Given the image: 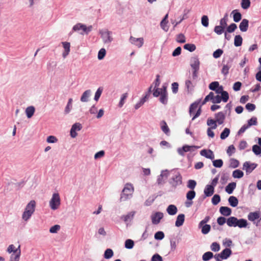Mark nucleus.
<instances>
[{"label": "nucleus", "mask_w": 261, "mask_h": 261, "mask_svg": "<svg viewBox=\"0 0 261 261\" xmlns=\"http://www.w3.org/2000/svg\"><path fill=\"white\" fill-rule=\"evenodd\" d=\"M233 58L229 57L226 64L223 65L221 69V73L224 76H227L229 73V70L231 67Z\"/></svg>", "instance_id": "nucleus-8"}, {"label": "nucleus", "mask_w": 261, "mask_h": 261, "mask_svg": "<svg viewBox=\"0 0 261 261\" xmlns=\"http://www.w3.org/2000/svg\"><path fill=\"white\" fill-rule=\"evenodd\" d=\"M236 188V183L231 182L229 183L225 187V191L228 194H231L233 193L234 190Z\"/></svg>", "instance_id": "nucleus-24"}, {"label": "nucleus", "mask_w": 261, "mask_h": 261, "mask_svg": "<svg viewBox=\"0 0 261 261\" xmlns=\"http://www.w3.org/2000/svg\"><path fill=\"white\" fill-rule=\"evenodd\" d=\"M249 128L252 125H256L257 124V119L256 117L253 116L247 121V123L246 124Z\"/></svg>", "instance_id": "nucleus-35"}, {"label": "nucleus", "mask_w": 261, "mask_h": 261, "mask_svg": "<svg viewBox=\"0 0 261 261\" xmlns=\"http://www.w3.org/2000/svg\"><path fill=\"white\" fill-rule=\"evenodd\" d=\"M60 198L58 193L53 194L52 198L49 201L50 208L53 210H57L60 205Z\"/></svg>", "instance_id": "nucleus-3"}, {"label": "nucleus", "mask_w": 261, "mask_h": 261, "mask_svg": "<svg viewBox=\"0 0 261 261\" xmlns=\"http://www.w3.org/2000/svg\"><path fill=\"white\" fill-rule=\"evenodd\" d=\"M200 154L201 156L211 160H213L215 158L214 153L211 149H202L200 151Z\"/></svg>", "instance_id": "nucleus-10"}, {"label": "nucleus", "mask_w": 261, "mask_h": 261, "mask_svg": "<svg viewBox=\"0 0 261 261\" xmlns=\"http://www.w3.org/2000/svg\"><path fill=\"white\" fill-rule=\"evenodd\" d=\"M215 120L218 124L221 125L223 123L225 119V114L223 112H219L215 114Z\"/></svg>", "instance_id": "nucleus-14"}, {"label": "nucleus", "mask_w": 261, "mask_h": 261, "mask_svg": "<svg viewBox=\"0 0 261 261\" xmlns=\"http://www.w3.org/2000/svg\"><path fill=\"white\" fill-rule=\"evenodd\" d=\"M185 215L184 214H179L177 218L175 223V225L176 227H180L182 226L185 222Z\"/></svg>", "instance_id": "nucleus-19"}, {"label": "nucleus", "mask_w": 261, "mask_h": 261, "mask_svg": "<svg viewBox=\"0 0 261 261\" xmlns=\"http://www.w3.org/2000/svg\"><path fill=\"white\" fill-rule=\"evenodd\" d=\"M221 201L220 196L218 194H215L212 198V203L213 205H217Z\"/></svg>", "instance_id": "nucleus-51"}, {"label": "nucleus", "mask_w": 261, "mask_h": 261, "mask_svg": "<svg viewBox=\"0 0 261 261\" xmlns=\"http://www.w3.org/2000/svg\"><path fill=\"white\" fill-rule=\"evenodd\" d=\"M198 227L201 229V232L203 234H207L211 229V226L210 224H203V225Z\"/></svg>", "instance_id": "nucleus-32"}, {"label": "nucleus", "mask_w": 261, "mask_h": 261, "mask_svg": "<svg viewBox=\"0 0 261 261\" xmlns=\"http://www.w3.org/2000/svg\"><path fill=\"white\" fill-rule=\"evenodd\" d=\"M72 99L71 98H70L68 99L67 104L65 108L64 113L65 114H68L70 112L71 110L72 109Z\"/></svg>", "instance_id": "nucleus-41"}, {"label": "nucleus", "mask_w": 261, "mask_h": 261, "mask_svg": "<svg viewBox=\"0 0 261 261\" xmlns=\"http://www.w3.org/2000/svg\"><path fill=\"white\" fill-rule=\"evenodd\" d=\"M103 87H99L97 90H96L95 93V95H94V99L95 100V101H98V99H99L101 95V93L103 91Z\"/></svg>", "instance_id": "nucleus-50"}, {"label": "nucleus", "mask_w": 261, "mask_h": 261, "mask_svg": "<svg viewBox=\"0 0 261 261\" xmlns=\"http://www.w3.org/2000/svg\"><path fill=\"white\" fill-rule=\"evenodd\" d=\"M34 212L25 210L22 214V219L25 221L28 220Z\"/></svg>", "instance_id": "nucleus-44"}, {"label": "nucleus", "mask_w": 261, "mask_h": 261, "mask_svg": "<svg viewBox=\"0 0 261 261\" xmlns=\"http://www.w3.org/2000/svg\"><path fill=\"white\" fill-rule=\"evenodd\" d=\"M154 239L156 240H162L165 237L164 233L162 231H158L154 234Z\"/></svg>", "instance_id": "nucleus-58"}, {"label": "nucleus", "mask_w": 261, "mask_h": 261, "mask_svg": "<svg viewBox=\"0 0 261 261\" xmlns=\"http://www.w3.org/2000/svg\"><path fill=\"white\" fill-rule=\"evenodd\" d=\"M211 249L214 252H218L220 249V246L217 242H213L210 246Z\"/></svg>", "instance_id": "nucleus-54"}, {"label": "nucleus", "mask_w": 261, "mask_h": 261, "mask_svg": "<svg viewBox=\"0 0 261 261\" xmlns=\"http://www.w3.org/2000/svg\"><path fill=\"white\" fill-rule=\"evenodd\" d=\"M134 245L135 244L134 241L129 239L126 240L124 243L125 248L128 249H131L133 248Z\"/></svg>", "instance_id": "nucleus-40"}, {"label": "nucleus", "mask_w": 261, "mask_h": 261, "mask_svg": "<svg viewBox=\"0 0 261 261\" xmlns=\"http://www.w3.org/2000/svg\"><path fill=\"white\" fill-rule=\"evenodd\" d=\"M232 107V102L230 101L225 107V110L223 112L225 114H228V116L230 115L231 110Z\"/></svg>", "instance_id": "nucleus-60"}, {"label": "nucleus", "mask_w": 261, "mask_h": 261, "mask_svg": "<svg viewBox=\"0 0 261 261\" xmlns=\"http://www.w3.org/2000/svg\"><path fill=\"white\" fill-rule=\"evenodd\" d=\"M163 217L164 214L163 213L160 212H155L151 216L152 224L155 225L159 224Z\"/></svg>", "instance_id": "nucleus-9"}, {"label": "nucleus", "mask_w": 261, "mask_h": 261, "mask_svg": "<svg viewBox=\"0 0 261 261\" xmlns=\"http://www.w3.org/2000/svg\"><path fill=\"white\" fill-rule=\"evenodd\" d=\"M228 201L229 203V204L233 207H236L239 203L238 199L237 198L233 196H231L229 197L228 199Z\"/></svg>", "instance_id": "nucleus-28"}, {"label": "nucleus", "mask_w": 261, "mask_h": 261, "mask_svg": "<svg viewBox=\"0 0 261 261\" xmlns=\"http://www.w3.org/2000/svg\"><path fill=\"white\" fill-rule=\"evenodd\" d=\"M237 29V25L234 23H231L229 25L226 27V32L229 33H231L234 32V31Z\"/></svg>", "instance_id": "nucleus-52"}, {"label": "nucleus", "mask_w": 261, "mask_h": 261, "mask_svg": "<svg viewBox=\"0 0 261 261\" xmlns=\"http://www.w3.org/2000/svg\"><path fill=\"white\" fill-rule=\"evenodd\" d=\"M160 102L164 105H166L168 101V95L166 93H162L159 98Z\"/></svg>", "instance_id": "nucleus-31"}, {"label": "nucleus", "mask_w": 261, "mask_h": 261, "mask_svg": "<svg viewBox=\"0 0 261 261\" xmlns=\"http://www.w3.org/2000/svg\"><path fill=\"white\" fill-rule=\"evenodd\" d=\"M249 26V21L247 19H243L239 25L241 31L245 32L247 31Z\"/></svg>", "instance_id": "nucleus-22"}, {"label": "nucleus", "mask_w": 261, "mask_h": 261, "mask_svg": "<svg viewBox=\"0 0 261 261\" xmlns=\"http://www.w3.org/2000/svg\"><path fill=\"white\" fill-rule=\"evenodd\" d=\"M114 255V252L112 249L108 248L107 249L103 254V257L106 259H110L113 257Z\"/></svg>", "instance_id": "nucleus-34"}, {"label": "nucleus", "mask_w": 261, "mask_h": 261, "mask_svg": "<svg viewBox=\"0 0 261 261\" xmlns=\"http://www.w3.org/2000/svg\"><path fill=\"white\" fill-rule=\"evenodd\" d=\"M231 14H232L233 21L236 22H238L242 19V14L237 9L233 10Z\"/></svg>", "instance_id": "nucleus-21"}, {"label": "nucleus", "mask_w": 261, "mask_h": 261, "mask_svg": "<svg viewBox=\"0 0 261 261\" xmlns=\"http://www.w3.org/2000/svg\"><path fill=\"white\" fill-rule=\"evenodd\" d=\"M225 29L221 25H216L214 28V31L217 35H221L225 31Z\"/></svg>", "instance_id": "nucleus-59"}, {"label": "nucleus", "mask_w": 261, "mask_h": 261, "mask_svg": "<svg viewBox=\"0 0 261 261\" xmlns=\"http://www.w3.org/2000/svg\"><path fill=\"white\" fill-rule=\"evenodd\" d=\"M251 5V2L250 0H242L241 2V7L244 9L247 10L250 7Z\"/></svg>", "instance_id": "nucleus-47"}, {"label": "nucleus", "mask_w": 261, "mask_h": 261, "mask_svg": "<svg viewBox=\"0 0 261 261\" xmlns=\"http://www.w3.org/2000/svg\"><path fill=\"white\" fill-rule=\"evenodd\" d=\"M171 187L175 189L177 186L182 184V177L179 172H175L169 180Z\"/></svg>", "instance_id": "nucleus-1"}, {"label": "nucleus", "mask_w": 261, "mask_h": 261, "mask_svg": "<svg viewBox=\"0 0 261 261\" xmlns=\"http://www.w3.org/2000/svg\"><path fill=\"white\" fill-rule=\"evenodd\" d=\"M228 21V14L227 13H225L224 17L221 18L220 20V25L222 26L223 28L226 29L227 24V22Z\"/></svg>", "instance_id": "nucleus-36"}, {"label": "nucleus", "mask_w": 261, "mask_h": 261, "mask_svg": "<svg viewBox=\"0 0 261 261\" xmlns=\"http://www.w3.org/2000/svg\"><path fill=\"white\" fill-rule=\"evenodd\" d=\"M215 187L211 185H207L204 189V195L206 197L211 196L214 193Z\"/></svg>", "instance_id": "nucleus-17"}, {"label": "nucleus", "mask_w": 261, "mask_h": 261, "mask_svg": "<svg viewBox=\"0 0 261 261\" xmlns=\"http://www.w3.org/2000/svg\"><path fill=\"white\" fill-rule=\"evenodd\" d=\"M243 166V169L245 170L247 174H249L257 167V164L255 163L246 161L244 163Z\"/></svg>", "instance_id": "nucleus-7"}, {"label": "nucleus", "mask_w": 261, "mask_h": 261, "mask_svg": "<svg viewBox=\"0 0 261 261\" xmlns=\"http://www.w3.org/2000/svg\"><path fill=\"white\" fill-rule=\"evenodd\" d=\"M106 55V49L103 48H101L98 53V56H97L98 59L99 60H102L104 58V57H105Z\"/></svg>", "instance_id": "nucleus-63"}, {"label": "nucleus", "mask_w": 261, "mask_h": 261, "mask_svg": "<svg viewBox=\"0 0 261 261\" xmlns=\"http://www.w3.org/2000/svg\"><path fill=\"white\" fill-rule=\"evenodd\" d=\"M129 41L132 44L135 45L139 48L142 47L144 43V39L143 38H136L133 36H130Z\"/></svg>", "instance_id": "nucleus-11"}, {"label": "nucleus", "mask_w": 261, "mask_h": 261, "mask_svg": "<svg viewBox=\"0 0 261 261\" xmlns=\"http://www.w3.org/2000/svg\"><path fill=\"white\" fill-rule=\"evenodd\" d=\"M148 99L146 96H143L139 102H138L135 106V109L136 110L138 109L140 107H141L145 102Z\"/></svg>", "instance_id": "nucleus-53"}, {"label": "nucleus", "mask_w": 261, "mask_h": 261, "mask_svg": "<svg viewBox=\"0 0 261 261\" xmlns=\"http://www.w3.org/2000/svg\"><path fill=\"white\" fill-rule=\"evenodd\" d=\"M230 129L228 128H225L220 134V138L222 140H225L229 135Z\"/></svg>", "instance_id": "nucleus-39"}, {"label": "nucleus", "mask_w": 261, "mask_h": 261, "mask_svg": "<svg viewBox=\"0 0 261 261\" xmlns=\"http://www.w3.org/2000/svg\"><path fill=\"white\" fill-rule=\"evenodd\" d=\"M200 61L197 56L193 57L190 60V66L192 69H199Z\"/></svg>", "instance_id": "nucleus-13"}, {"label": "nucleus", "mask_w": 261, "mask_h": 261, "mask_svg": "<svg viewBox=\"0 0 261 261\" xmlns=\"http://www.w3.org/2000/svg\"><path fill=\"white\" fill-rule=\"evenodd\" d=\"M219 254L221 259H226L232 254V251L229 248H225Z\"/></svg>", "instance_id": "nucleus-16"}, {"label": "nucleus", "mask_w": 261, "mask_h": 261, "mask_svg": "<svg viewBox=\"0 0 261 261\" xmlns=\"http://www.w3.org/2000/svg\"><path fill=\"white\" fill-rule=\"evenodd\" d=\"M185 86L188 93L191 92L193 90V86L192 82L190 80H188L186 81Z\"/></svg>", "instance_id": "nucleus-62"}, {"label": "nucleus", "mask_w": 261, "mask_h": 261, "mask_svg": "<svg viewBox=\"0 0 261 261\" xmlns=\"http://www.w3.org/2000/svg\"><path fill=\"white\" fill-rule=\"evenodd\" d=\"M184 48L190 52H193L195 50L196 47L194 44L187 43L184 45Z\"/></svg>", "instance_id": "nucleus-42"}, {"label": "nucleus", "mask_w": 261, "mask_h": 261, "mask_svg": "<svg viewBox=\"0 0 261 261\" xmlns=\"http://www.w3.org/2000/svg\"><path fill=\"white\" fill-rule=\"evenodd\" d=\"M200 100H199V101H195L190 105L189 108V113L191 115H192V113L197 108Z\"/></svg>", "instance_id": "nucleus-49"}, {"label": "nucleus", "mask_w": 261, "mask_h": 261, "mask_svg": "<svg viewBox=\"0 0 261 261\" xmlns=\"http://www.w3.org/2000/svg\"><path fill=\"white\" fill-rule=\"evenodd\" d=\"M91 91L90 90H86L82 95L81 101L82 102H87L89 101V97L91 95Z\"/></svg>", "instance_id": "nucleus-26"}, {"label": "nucleus", "mask_w": 261, "mask_h": 261, "mask_svg": "<svg viewBox=\"0 0 261 261\" xmlns=\"http://www.w3.org/2000/svg\"><path fill=\"white\" fill-rule=\"evenodd\" d=\"M162 130L167 136L170 134V129L165 120H162L160 123Z\"/></svg>", "instance_id": "nucleus-25"}, {"label": "nucleus", "mask_w": 261, "mask_h": 261, "mask_svg": "<svg viewBox=\"0 0 261 261\" xmlns=\"http://www.w3.org/2000/svg\"><path fill=\"white\" fill-rule=\"evenodd\" d=\"M219 212L222 216L224 217H228L231 215L232 210L228 206H222L220 207Z\"/></svg>", "instance_id": "nucleus-15"}, {"label": "nucleus", "mask_w": 261, "mask_h": 261, "mask_svg": "<svg viewBox=\"0 0 261 261\" xmlns=\"http://www.w3.org/2000/svg\"><path fill=\"white\" fill-rule=\"evenodd\" d=\"M238 218L234 216H231L227 218V225L229 227H237Z\"/></svg>", "instance_id": "nucleus-23"}, {"label": "nucleus", "mask_w": 261, "mask_h": 261, "mask_svg": "<svg viewBox=\"0 0 261 261\" xmlns=\"http://www.w3.org/2000/svg\"><path fill=\"white\" fill-rule=\"evenodd\" d=\"M61 43L64 48V51L62 53V57L65 58L70 52V44L68 42H62Z\"/></svg>", "instance_id": "nucleus-18"}, {"label": "nucleus", "mask_w": 261, "mask_h": 261, "mask_svg": "<svg viewBox=\"0 0 261 261\" xmlns=\"http://www.w3.org/2000/svg\"><path fill=\"white\" fill-rule=\"evenodd\" d=\"M248 219L254 224H256L258 226V223L261 220V215L259 211H255L254 212H250L248 215Z\"/></svg>", "instance_id": "nucleus-5"}, {"label": "nucleus", "mask_w": 261, "mask_h": 261, "mask_svg": "<svg viewBox=\"0 0 261 261\" xmlns=\"http://www.w3.org/2000/svg\"><path fill=\"white\" fill-rule=\"evenodd\" d=\"M244 176V172L240 169H236L232 172V176L236 178H241Z\"/></svg>", "instance_id": "nucleus-38"}, {"label": "nucleus", "mask_w": 261, "mask_h": 261, "mask_svg": "<svg viewBox=\"0 0 261 261\" xmlns=\"http://www.w3.org/2000/svg\"><path fill=\"white\" fill-rule=\"evenodd\" d=\"M229 167L232 168H237L239 166V161L235 159L231 158L229 160Z\"/></svg>", "instance_id": "nucleus-46"}, {"label": "nucleus", "mask_w": 261, "mask_h": 261, "mask_svg": "<svg viewBox=\"0 0 261 261\" xmlns=\"http://www.w3.org/2000/svg\"><path fill=\"white\" fill-rule=\"evenodd\" d=\"M201 24L204 27H207L209 24L208 18L207 15H203L201 17Z\"/></svg>", "instance_id": "nucleus-64"}, {"label": "nucleus", "mask_w": 261, "mask_h": 261, "mask_svg": "<svg viewBox=\"0 0 261 261\" xmlns=\"http://www.w3.org/2000/svg\"><path fill=\"white\" fill-rule=\"evenodd\" d=\"M223 164V162L222 159L214 160L213 161V165L216 168H221Z\"/></svg>", "instance_id": "nucleus-57"}, {"label": "nucleus", "mask_w": 261, "mask_h": 261, "mask_svg": "<svg viewBox=\"0 0 261 261\" xmlns=\"http://www.w3.org/2000/svg\"><path fill=\"white\" fill-rule=\"evenodd\" d=\"M214 257L213 252L211 251H207L205 252L202 256V259L203 261H208Z\"/></svg>", "instance_id": "nucleus-33"}, {"label": "nucleus", "mask_w": 261, "mask_h": 261, "mask_svg": "<svg viewBox=\"0 0 261 261\" xmlns=\"http://www.w3.org/2000/svg\"><path fill=\"white\" fill-rule=\"evenodd\" d=\"M99 34L101 35V37L105 43H111L113 40V38L111 37L112 32L111 31L107 30L104 31L101 30H99Z\"/></svg>", "instance_id": "nucleus-6"}, {"label": "nucleus", "mask_w": 261, "mask_h": 261, "mask_svg": "<svg viewBox=\"0 0 261 261\" xmlns=\"http://www.w3.org/2000/svg\"><path fill=\"white\" fill-rule=\"evenodd\" d=\"M36 202L34 200H31L26 206L25 210H29L32 212L35 211Z\"/></svg>", "instance_id": "nucleus-45"}, {"label": "nucleus", "mask_w": 261, "mask_h": 261, "mask_svg": "<svg viewBox=\"0 0 261 261\" xmlns=\"http://www.w3.org/2000/svg\"><path fill=\"white\" fill-rule=\"evenodd\" d=\"M195 196L196 192L194 190H191L188 191L186 193L187 200L191 201L195 197Z\"/></svg>", "instance_id": "nucleus-37"}, {"label": "nucleus", "mask_w": 261, "mask_h": 261, "mask_svg": "<svg viewBox=\"0 0 261 261\" xmlns=\"http://www.w3.org/2000/svg\"><path fill=\"white\" fill-rule=\"evenodd\" d=\"M168 20H165L162 19L160 22L161 28L165 32H167L169 30V26L167 25Z\"/></svg>", "instance_id": "nucleus-55"}, {"label": "nucleus", "mask_w": 261, "mask_h": 261, "mask_svg": "<svg viewBox=\"0 0 261 261\" xmlns=\"http://www.w3.org/2000/svg\"><path fill=\"white\" fill-rule=\"evenodd\" d=\"M133 190L131 184H126L121 192L120 201H125L128 199L132 195Z\"/></svg>", "instance_id": "nucleus-2"}, {"label": "nucleus", "mask_w": 261, "mask_h": 261, "mask_svg": "<svg viewBox=\"0 0 261 261\" xmlns=\"http://www.w3.org/2000/svg\"><path fill=\"white\" fill-rule=\"evenodd\" d=\"M252 150L253 153L256 155L261 154V147L257 144L252 146Z\"/></svg>", "instance_id": "nucleus-61"}, {"label": "nucleus", "mask_w": 261, "mask_h": 261, "mask_svg": "<svg viewBox=\"0 0 261 261\" xmlns=\"http://www.w3.org/2000/svg\"><path fill=\"white\" fill-rule=\"evenodd\" d=\"M135 214V211L130 212L128 213L126 215H123L121 216L120 219L125 223L130 222L134 219Z\"/></svg>", "instance_id": "nucleus-12"}, {"label": "nucleus", "mask_w": 261, "mask_h": 261, "mask_svg": "<svg viewBox=\"0 0 261 261\" xmlns=\"http://www.w3.org/2000/svg\"><path fill=\"white\" fill-rule=\"evenodd\" d=\"M166 211L169 215L173 216L177 213L178 210L176 205L170 204L167 207Z\"/></svg>", "instance_id": "nucleus-20"}, {"label": "nucleus", "mask_w": 261, "mask_h": 261, "mask_svg": "<svg viewBox=\"0 0 261 261\" xmlns=\"http://www.w3.org/2000/svg\"><path fill=\"white\" fill-rule=\"evenodd\" d=\"M92 25H89L87 27L85 24L78 23L74 25L72 28L73 31H78L80 30H82L85 34L88 35L92 30Z\"/></svg>", "instance_id": "nucleus-4"}, {"label": "nucleus", "mask_w": 261, "mask_h": 261, "mask_svg": "<svg viewBox=\"0 0 261 261\" xmlns=\"http://www.w3.org/2000/svg\"><path fill=\"white\" fill-rule=\"evenodd\" d=\"M197 182L194 179H189L187 181V187L191 190H194L196 187Z\"/></svg>", "instance_id": "nucleus-48"}, {"label": "nucleus", "mask_w": 261, "mask_h": 261, "mask_svg": "<svg viewBox=\"0 0 261 261\" xmlns=\"http://www.w3.org/2000/svg\"><path fill=\"white\" fill-rule=\"evenodd\" d=\"M248 223L247 220L241 218L238 219V222H237V227H239L240 228L247 227Z\"/></svg>", "instance_id": "nucleus-27"}, {"label": "nucleus", "mask_w": 261, "mask_h": 261, "mask_svg": "<svg viewBox=\"0 0 261 261\" xmlns=\"http://www.w3.org/2000/svg\"><path fill=\"white\" fill-rule=\"evenodd\" d=\"M207 125L208 126H211L210 128H211L213 129H215L217 127L216 121L212 118H208L207 119Z\"/></svg>", "instance_id": "nucleus-43"}, {"label": "nucleus", "mask_w": 261, "mask_h": 261, "mask_svg": "<svg viewBox=\"0 0 261 261\" xmlns=\"http://www.w3.org/2000/svg\"><path fill=\"white\" fill-rule=\"evenodd\" d=\"M157 196H155V195H152V196H149L147 199L146 200V201H145V205L146 206H150L152 204V203L153 202V201H154V200L155 199V198H156Z\"/></svg>", "instance_id": "nucleus-56"}, {"label": "nucleus", "mask_w": 261, "mask_h": 261, "mask_svg": "<svg viewBox=\"0 0 261 261\" xmlns=\"http://www.w3.org/2000/svg\"><path fill=\"white\" fill-rule=\"evenodd\" d=\"M35 111V109L33 106L28 107L25 110V113L28 118H31Z\"/></svg>", "instance_id": "nucleus-30"}, {"label": "nucleus", "mask_w": 261, "mask_h": 261, "mask_svg": "<svg viewBox=\"0 0 261 261\" xmlns=\"http://www.w3.org/2000/svg\"><path fill=\"white\" fill-rule=\"evenodd\" d=\"M243 38L240 35H236L234 39V45L236 47H239L242 45Z\"/></svg>", "instance_id": "nucleus-29"}]
</instances>
